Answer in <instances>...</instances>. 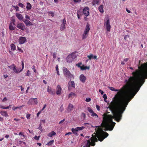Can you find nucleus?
<instances>
[{
	"instance_id": "nucleus-24",
	"label": "nucleus",
	"mask_w": 147,
	"mask_h": 147,
	"mask_svg": "<svg viewBox=\"0 0 147 147\" xmlns=\"http://www.w3.org/2000/svg\"><path fill=\"white\" fill-rule=\"evenodd\" d=\"M90 68L89 66H85L84 65H82L81 67V70H86L87 69H89Z\"/></svg>"
},
{
	"instance_id": "nucleus-34",
	"label": "nucleus",
	"mask_w": 147,
	"mask_h": 147,
	"mask_svg": "<svg viewBox=\"0 0 147 147\" xmlns=\"http://www.w3.org/2000/svg\"><path fill=\"white\" fill-rule=\"evenodd\" d=\"M88 111L91 114L94 112L91 108L89 107H88Z\"/></svg>"
},
{
	"instance_id": "nucleus-25",
	"label": "nucleus",
	"mask_w": 147,
	"mask_h": 147,
	"mask_svg": "<svg viewBox=\"0 0 147 147\" xmlns=\"http://www.w3.org/2000/svg\"><path fill=\"white\" fill-rule=\"evenodd\" d=\"M0 113L2 115L5 116V117L8 116V114L7 111H1Z\"/></svg>"
},
{
	"instance_id": "nucleus-51",
	"label": "nucleus",
	"mask_w": 147,
	"mask_h": 147,
	"mask_svg": "<svg viewBox=\"0 0 147 147\" xmlns=\"http://www.w3.org/2000/svg\"><path fill=\"white\" fill-rule=\"evenodd\" d=\"M53 136H54L56 135V133L54 131H52L51 132Z\"/></svg>"
},
{
	"instance_id": "nucleus-30",
	"label": "nucleus",
	"mask_w": 147,
	"mask_h": 147,
	"mask_svg": "<svg viewBox=\"0 0 147 147\" xmlns=\"http://www.w3.org/2000/svg\"><path fill=\"white\" fill-rule=\"evenodd\" d=\"M76 95L73 92H71L69 93V98H70L71 97H74Z\"/></svg>"
},
{
	"instance_id": "nucleus-48",
	"label": "nucleus",
	"mask_w": 147,
	"mask_h": 147,
	"mask_svg": "<svg viewBox=\"0 0 147 147\" xmlns=\"http://www.w3.org/2000/svg\"><path fill=\"white\" fill-rule=\"evenodd\" d=\"M103 97L104 98V99H107V97L106 94H105L103 95Z\"/></svg>"
},
{
	"instance_id": "nucleus-37",
	"label": "nucleus",
	"mask_w": 147,
	"mask_h": 147,
	"mask_svg": "<svg viewBox=\"0 0 147 147\" xmlns=\"http://www.w3.org/2000/svg\"><path fill=\"white\" fill-rule=\"evenodd\" d=\"M129 36L128 35H125L124 37V39L125 40L127 41V39L129 38Z\"/></svg>"
},
{
	"instance_id": "nucleus-61",
	"label": "nucleus",
	"mask_w": 147,
	"mask_h": 147,
	"mask_svg": "<svg viewBox=\"0 0 147 147\" xmlns=\"http://www.w3.org/2000/svg\"><path fill=\"white\" fill-rule=\"evenodd\" d=\"M32 69L34 70V71L36 73V70L35 69V67L34 66H33Z\"/></svg>"
},
{
	"instance_id": "nucleus-2",
	"label": "nucleus",
	"mask_w": 147,
	"mask_h": 147,
	"mask_svg": "<svg viewBox=\"0 0 147 147\" xmlns=\"http://www.w3.org/2000/svg\"><path fill=\"white\" fill-rule=\"evenodd\" d=\"M100 132L98 133L97 136L95 134H92V137L87 140L86 145L83 147H90V146H94L95 145V142H97L98 140L102 142L108 136V134L103 131L102 129H100Z\"/></svg>"
},
{
	"instance_id": "nucleus-57",
	"label": "nucleus",
	"mask_w": 147,
	"mask_h": 147,
	"mask_svg": "<svg viewBox=\"0 0 147 147\" xmlns=\"http://www.w3.org/2000/svg\"><path fill=\"white\" fill-rule=\"evenodd\" d=\"M18 109V107H13V108H12V110H13V111H15L16 110V109Z\"/></svg>"
},
{
	"instance_id": "nucleus-58",
	"label": "nucleus",
	"mask_w": 147,
	"mask_h": 147,
	"mask_svg": "<svg viewBox=\"0 0 147 147\" xmlns=\"http://www.w3.org/2000/svg\"><path fill=\"white\" fill-rule=\"evenodd\" d=\"M99 92H100L101 94L102 95L104 94V92L103 91L101 90L100 89L99 90Z\"/></svg>"
},
{
	"instance_id": "nucleus-27",
	"label": "nucleus",
	"mask_w": 147,
	"mask_h": 147,
	"mask_svg": "<svg viewBox=\"0 0 147 147\" xmlns=\"http://www.w3.org/2000/svg\"><path fill=\"white\" fill-rule=\"evenodd\" d=\"M11 50L13 51H14L16 50V47L15 45L13 44H11L10 45Z\"/></svg>"
},
{
	"instance_id": "nucleus-35",
	"label": "nucleus",
	"mask_w": 147,
	"mask_h": 147,
	"mask_svg": "<svg viewBox=\"0 0 147 147\" xmlns=\"http://www.w3.org/2000/svg\"><path fill=\"white\" fill-rule=\"evenodd\" d=\"M18 5L22 8H24L25 7L24 5L22 3H20L18 4Z\"/></svg>"
},
{
	"instance_id": "nucleus-18",
	"label": "nucleus",
	"mask_w": 147,
	"mask_h": 147,
	"mask_svg": "<svg viewBox=\"0 0 147 147\" xmlns=\"http://www.w3.org/2000/svg\"><path fill=\"white\" fill-rule=\"evenodd\" d=\"M87 57L90 60H91L92 59H97V56L96 55H94L92 54L88 55Z\"/></svg>"
},
{
	"instance_id": "nucleus-7",
	"label": "nucleus",
	"mask_w": 147,
	"mask_h": 147,
	"mask_svg": "<svg viewBox=\"0 0 147 147\" xmlns=\"http://www.w3.org/2000/svg\"><path fill=\"white\" fill-rule=\"evenodd\" d=\"M34 103L36 105L37 104L38 100L36 98H31L27 102V104L29 105H32L34 104Z\"/></svg>"
},
{
	"instance_id": "nucleus-64",
	"label": "nucleus",
	"mask_w": 147,
	"mask_h": 147,
	"mask_svg": "<svg viewBox=\"0 0 147 147\" xmlns=\"http://www.w3.org/2000/svg\"><path fill=\"white\" fill-rule=\"evenodd\" d=\"M126 10L129 13H131V11L130 10H129L127 8H126Z\"/></svg>"
},
{
	"instance_id": "nucleus-29",
	"label": "nucleus",
	"mask_w": 147,
	"mask_h": 147,
	"mask_svg": "<svg viewBox=\"0 0 147 147\" xmlns=\"http://www.w3.org/2000/svg\"><path fill=\"white\" fill-rule=\"evenodd\" d=\"M54 142V140H52L49 142H48V143L46 144V145H48L49 146H51L52 145Z\"/></svg>"
},
{
	"instance_id": "nucleus-54",
	"label": "nucleus",
	"mask_w": 147,
	"mask_h": 147,
	"mask_svg": "<svg viewBox=\"0 0 147 147\" xmlns=\"http://www.w3.org/2000/svg\"><path fill=\"white\" fill-rule=\"evenodd\" d=\"M48 136L50 137H51L53 136L52 135L51 133L50 132L48 134Z\"/></svg>"
},
{
	"instance_id": "nucleus-14",
	"label": "nucleus",
	"mask_w": 147,
	"mask_h": 147,
	"mask_svg": "<svg viewBox=\"0 0 147 147\" xmlns=\"http://www.w3.org/2000/svg\"><path fill=\"white\" fill-rule=\"evenodd\" d=\"M56 94L58 95H60L61 93V91L62 90L60 86L58 85L57 87Z\"/></svg>"
},
{
	"instance_id": "nucleus-15",
	"label": "nucleus",
	"mask_w": 147,
	"mask_h": 147,
	"mask_svg": "<svg viewBox=\"0 0 147 147\" xmlns=\"http://www.w3.org/2000/svg\"><path fill=\"white\" fill-rule=\"evenodd\" d=\"M16 17L19 19V20L21 21H22L23 20V18L22 16L20 13H16Z\"/></svg>"
},
{
	"instance_id": "nucleus-59",
	"label": "nucleus",
	"mask_w": 147,
	"mask_h": 147,
	"mask_svg": "<svg viewBox=\"0 0 147 147\" xmlns=\"http://www.w3.org/2000/svg\"><path fill=\"white\" fill-rule=\"evenodd\" d=\"M81 0H74V1L75 3H77L78 2H80L81 1Z\"/></svg>"
},
{
	"instance_id": "nucleus-47",
	"label": "nucleus",
	"mask_w": 147,
	"mask_h": 147,
	"mask_svg": "<svg viewBox=\"0 0 147 147\" xmlns=\"http://www.w3.org/2000/svg\"><path fill=\"white\" fill-rule=\"evenodd\" d=\"M96 109H97L99 111H100V107H99V106L97 105H96Z\"/></svg>"
},
{
	"instance_id": "nucleus-17",
	"label": "nucleus",
	"mask_w": 147,
	"mask_h": 147,
	"mask_svg": "<svg viewBox=\"0 0 147 147\" xmlns=\"http://www.w3.org/2000/svg\"><path fill=\"white\" fill-rule=\"evenodd\" d=\"M13 71L15 73L18 74L22 71V69H20V68L16 69L15 66V67L14 66V69H13Z\"/></svg>"
},
{
	"instance_id": "nucleus-41",
	"label": "nucleus",
	"mask_w": 147,
	"mask_h": 147,
	"mask_svg": "<svg viewBox=\"0 0 147 147\" xmlns=\"http://www.w3.org/2000/svg\"><path fill=\"white\" fill-rule=\"evenodd\" d=\"M48 13L49 14H51V16L52 17H53L54 16V14L53 11H49Z\"/></svg>"
},
{
	"instance_id": "nucleus-49",
	"label": "nucleus",
	"mask_w": 147,
	"mask_h": 147,
	"mask_svg": "<svg viewBox=\"0 0 147 147\" xmlns=\"http://www.w3.org/2000/svg\"><path fill=\"white\" fill-rule=\"evenodd\" d=\"M30 114H27L26 115V118L27 119H29L30 118Z\"/></svg>"
},
{
	"instance_id": "nucleus-56",
	"label": "nucleus",
	"mask_w": 147,
	"mask_h": 147,
	"mask_svg": "<svg viewBox=\"0 0 147 147\" xmlns=\"http://www.w3.org/2000/svg\"><path fill=\"white\" fill-rule=\"evenodd\" d=\"M41 111H40L38 112L37 113V117H38L39 115L40 114V113H41Z\"/></svg>"
},
{
	"instance_id": "nucleus-44",
	"label": "nucleus",
	"mask_w": 147,
	"mask_h": 147,
	"mask_svg": "<svg viewBox=\"0 0 147 147\" xmlns=\"http://www.w3.org/2000/svg\"><path fill=\"white\" fill-rule=\"evenodd\" d=\"M22 70H23L24 67V63L23 61H22Z\"/></svg>"
},
{
	"instance_id": "nucleus-26",
	"label": "nucleus",
	"mask_w": 147,
	"mask_h": 147,
	"mask_svg": "<svg viewBox=\"0 0 147 147\" xmlns=\"http://www.w3.org/2000/svg\"><path fill=\"white\" fill-rule=\"evenodd\" d=\"M32 8V5L31 4L28 2L27 3V6L26 7V8L28 10H30Z\"/></svg>"
},
{
	"instance_id": "nucleus-31",
	"label": "nucleus",
	"mask_w": 147,
	"mask_h": 147,
	"mask_svg": "<svg viewBox=\"0 0 147 147\" xmlns=\"http://www.w3.org/2000/svg\"><path fill=\"white\" fill-rule=\"evenodd\" d=\"M41 125H42L41 123V122H40V123L39 124V126L38 128V129H39L41 132H42L43 131V129H42V127L41 126Z\"/></svg>"
},
{
	"instance_id": "nucleus-16",
	"label": "nucleus",
	"mask_w": 147,
	"mask_h": 147,
	"mask_svg": "<svg viewBox=\"0 0 147 147\" xmlns=\"http://www.w3.org/2000/svg\"><path fill=\"white\" fill-rule=\"evenodd\" d=\"M66 60L67 61L68 63H70L72 62L73 60L72 58L71 55H69L66 58Z\"/></svg>"
},
{
	"instance_id": "nucleus-63",
	"label": "nucleus",
	"mask_w": 147,
	"mask_h": 147,
	"mask_svg": "<svg viewBox=\"0 0 147 147\" xmlns=\"http://www.w3.org/2000/svg\"><path fill=\"white\" fill-rule=\"evenodd\" d=\"M14 120L16 121H19L20 120V119H19L14 118Z\"/></svg>"
},
{
	"instance_id": "nucleus-60",
	"label": "nucleus",
	"mask_w": 147,
	"mask_h": 147,
	"mask_svg": "<svg viewBox=\"0 0 147 147\" xmlns=\"http://www.w3.org/2000/svg\"><path fill=\"white\" fill-rule=\"evenodd\" d=\"M25 18H26V19H28L29 20H30V17L28 16V15H26V16Z\"/></svg>"
},
{
	"instance_id": "nucleus-62",
	"label": "nucleus",
	"mask_w": 147,
	"mask_h": 147,
	"mask_svg": "<svg viewBox=\"0 0 147 147\" xmlns=\"http://www.w3.org/2000/svg\"><path fill=\"white\" fill-rule=\"evenodd\" d=\"M53 58H56V54H55V53H53Z\"/></svg>"
},
{
	"instance_id": "nucleus-12",
	"label": "nucleus",
	"mask_w": 147,
	"mask_h": 147,
	"mask_svg": "<svg viewBox=\"0 0 147 147\" xmlns=\"http://www.w3.org/2000/svg\"><path fill=\"white\" fill-rule=\"evenodd\" d=\"M26 39L25 37L21 36L19 38V41L20 44H23L25 43Z\"/></svg>"
},
{
	"instance_id": "nucleus-40",
	"label": "nucleus",
	"mask_w": 147,
	"mask_h": 147,
	"mask_svg": "<svg viewBox=\"0 0 147 147\" xmlns=\"http://www.w3.org/2000/svg\"><path fill=\"white\" fill-rule=\"evenodd\" d=\"M40 138V136H35L34 137V138L36 140H38Z\"/></svg>"
},
{
	"instance_id": "nucleus-20",
	"label": "nucleus",
	"mask_w": 147,
	"mask_h": 147,
	"mask_svg": "<svg viewBox=\"0 0 147 147\" xmlns=\"http://www.w3.org/2000/svg\"><path fill=\"white\" fill-rule=\"evenodd\" d=\"M100 0H93L92 2V4L93 5H95L96 4L98 5H99L100 2Z\"/></svg>"
},
{
	"instance_id": "nucleus-23",
	"label": "nucleus",
	"mask_w": 147,
	"mask_h": 147,
	"mask_svg": "<svg viewBox=\"0 0 147 147\" xmlns=\"http://www.w3.org/2000/svg\"><path fill=\"white\" fill-rule=\"evenodd\" d=\"M47 92L51 94H53V91L52 90L51 87L49 86H48L47 88Z\"/></svg>"
},
{
	"instance_id": "nucleus-52",
	"label": "nucleus",
	"mask_w": 147,
	"mask_h": 147,
	"mask_svg": "<svg viewBox=\"0 0 147 147\" xmlns=\"http://www.w3.org/2000/svg\"><path fill=\"white\" fill-rule=\"evenodd\" d=\"M66 20L65 18H64L63 20V24H64V25H65V24H66Z\"/></svg>"
},
{
	"instance_id": "nucleus-13",
	"label": "nucleus",
	"mask_w": 147,
	"mask_h": 147,
	"mask_svg": "<svg viewBox=\"0 0 147 147\" xmlns=\"http://www.w3.org/2000/svg\"><path fill=\"white\" fill-rule=\"evenodd\" d=\"M86 77L84 76V75L82 74L80 76V80L82 83H84L86 80Z\"/></svg>"
},
{
	"instance_id": "nucleus-22",
	"label": "nucleus",
	"mask_w": 147,
	"mask_h": 147,
	"mask_svg": "<svg viewBox=\"0 0 147 147\" xmlns=\"http://www.w3.org/2000/svg\"><path fill=\"white\" fill-rule=\"evenodd\" d=\"M15 27L13 26L12 23L11 22L9 25V29L10 30H13L15 29Z\"/></svg>"
},
{
	"instance_id": "nucleus-39",
	"label": "nucleus",
	"mask_w": 147,
	"mask_h": 147,
	"mask_svg": "<svg viewBox=\"0 0 147 147\" xmlns=\"http://www.w3.org/2000/svg\"><path fill=\"white\" fill-rule=\"evenodd\" d=\"M91 115L92 116H96L97 117H98L96 113H94V112L92 113Z\"/></svg>"
},
{
	"instance_id": "nucleus-43",
	"label": "nucleus",
	"mask_w": 147,
	"mask_h": 147,
	"mask_svg": "<svg viewBox=\"0 0 147 147\" xmlns=\"http://www.w3.org/2000/svg\"><path fill=\"white\" fill-rule=\"evenodd\" d=\"M85 100L86 102H88L90 101L91 99L90 98H86Z\"/></svg>"
},
{
	"instance_id": "nucleus-9",
	"label": "nucleus",
	"mask_w": 147,
	"mask_h": 147,
	"mask_svg": "<svg viewBox=\"0 0 147 147\" xmlns=\"http://www.w3.org/2000/svg\"><path fill=\"white\" fill-rule=\"evenodd\" d=\"M67 87L69 90H70L72 88H75V84L74 81L70 80L67 84Z\"/></svg>"
},
{
	"instance_id": "nucleus-42",
	"label": "nucleus",
	"mask_w": 147,
	"mask_h": 147,
	"mask_svg": "<svg viewBox=\"0 0 147 147\" xmlns=\"http://www.w3.org/2000/svg\"><path fill=\"white\" fill-rule=\"evenodd\" d=\"M15 19H12L11 22L13 24V25H15Z\"/></svg>"
},
{
	"instance_id": "nucleus-32",
	"label": "nucleus",
	"mask_w": 147,
	"mask_h": 147,
	"mask_svg": "<svg viewBox=\"0 0 147 147\" xmlns=\"http://www.w3.org/2000/svg\"><path fill=\"white\" fill-rule=\"evenodd\" d=\"M15 65L13 64L10 66H8V67L10 69H12L13 70L14 69V66L15 67Z\"/></svg>"
},
{
	"instance_id": "nucleus-21",
	"label": "nucleus",
	"mask_w": 147,
	"mask_h": 147,
	"mask_svg": "<svg viewBox=\"0 0 147 147\" xmlns=\"http://www.w3.org/2000/svg\"><path fill=\"white\" fill-rule=\"evenodd\" d=\"M99 11L101 13H103L104 12L103 6L102 5H100L98 8Z\"/></svg>"
},
{
	"instance_id": "nucleus-5",
	"label": "nucleus",
	"mask_w": 147,
	"mask_h": 147,
	"mask_svg": "<svg viewBox=\"0 0 147 147\" xmlns=\"http://www.w3.org/2000/svg\"><path fill=\"white\" fill-rule=\"evenodd\" d=\"M90 25L88 23L86 24L84 33L82 36V39H85L87 37L90 30Z\"/></svg>"
},
{
	"instance_id": "nucleus-11",
	"label": "nucleus",
	"mask_w": 147,
	"mask_h": 147,
	"mask_svg": "<svg viewBox=\"0 0 147 147\" xmlns=\"http://www.w3.org/2000/svg\"><path fill=\"white\" fill-rule=\"evenodd\" d=\"M23 22L27 26H29L33 25L32 24L29 20H28L27 19H24Z\"/></svg>"
},
{
	"instance_id": "nucleus-10",
	"label": "nucleus",
	"mask_w": 147,
	"mask_h": 147,
	"mask_svg": "<svg viewBox=\"0 0 147 147\" xmlns=\"http://www.w3.org/2000/svg\"><path fill=\"white\" fill-rule=\"evenodd\" d=\"M17 27L18 28L22 30H24L25 29V26L24 24L22 23H18L17 25Z\"/></svg>"
},
{
	"instance_id": "nucleus-38",
	"label": "nucleus",
	"mask_w": 147,
	"mask_h": 147,
	"mask_svg": "<svg viewBox=\"0 0 147 147\" xmlns=\"http://www.w3.org/2000/svg\"><path fill=\"white\" fill-rule=\"evenodd\" d=\"M59 110V111L61 112L63 110V107L62 105H61Z\"/></svg>"
},
{
	"instance_id": "nucleus-55",
	"label": "nucleus",
	"mask_w": 147,
	"mask_h": 147,
	"mask_svg": "<svg viewBox=\"0 0 147 147\" xmlns=\"http://www.w3.org/2000/svg\"><path fill=\"white\" fill-rule=\"evenodd\" d=\"M46 106H47L46 104H45L43 107V108H42V109L41 111H43V110H44V109L46 108Z\"/></svg>"
},
{
	"instance_id": "nucleus-19",
	"label": "nucleus",
	"mask_w": 147,
	"mask_h": 147,
	"mask_svg": "<svg viewBox=\"0 0 147 147\" xmlns=\"http://www.w3.org/2000/svg\"><path fill=\"white\" fill-rule=\"evenodd\" d=\"M74 108V106L71 104H69L67 110L68 111L70 112Z\"/></svg>"
},
{
	"instance_id": "nucleus-4",
	"label": "nucleus",
	"mask_w": 147,
	"mask_h": 147,
	"mask_svg": "<svg viewBox=\"0 0 147 147\" xmlns=\"http://www.w3.org/2000/svg\"><path fill=\"white\" fill-rule=\"evenodd\" d=\"M63 74L67 78L70 79V80L72 78H74L73 75L71 74L70 72L66 68H64L63 70Z\"/></svg>"
},
{
	"instance_id": "nucleus-36",
	"label": "nucleus",
	"mask_w": 147,
	"mask_h": 147,
	"mask_svg": "<svg viewBox=\"0 0 147 147\" xmlns=\"http://www.w3.org/2000/svg\"><path fill=\"white\" fill-rule=\"evenodd\" d=\"M12 7H14L15 9L16 10V11H19V7L18 6L16 5V6H12Z\"/></svg>"
},
{
	"instance_id": "nucleus-53",
	"label": "nucleus",
	"mask_w": 147,
	"mask_h": 147,
	"mask_svg": "<svg viewBox=\"0 0 147 147\" xmlns=\"http://www.w3.org/2000/svg\"><path fill=\"white\" fill-rule=\"evenodd\" d=\"M65 121V119H64L63 120L60 121L59 122V124H60L64 122Z\"/></svg>"
},
{
	"instance_id": "nucleus-33",
	"label": "nucleus",
	"mask_w": 147,
	"mask_h": 147,
	"mask_svg": "<svg viewBox=\"0 0 147 147\" xmlns=\"http://www.w3.org/2000/svg\"><path fill=\"white\" fill-rule=\"evenodd\" d=\"M69 55H71V57L73 59V60H74V59H75L77 57L76 55L73 53H72L71 54H70Z\"/></svg>"
},
{
	"instance_id": "nucleus-45",
	"label": "nucleus",
	"mask_w": 147,
	"mask_h": 147,
	"mask_svg": "<svg viewBox=\"0 0 147 147\" xmlns=\"http://www.w3.org/2000/svg\"><path fill=\"white\" fill-rule=\"evenodd\" d=\"M18 50L19 51L21 52L22 53L23 52V50L18 47Z\"/></svg>"
},
{
	"instance_id": "nucleus-50",
	"label": "nucleus",
	"mask_w": 147,
	"mask_h": 147,
	"mask_svg": "<svg viewBox=\"0 0 147 147\" xmlns=\"http://www.w3.org/2000/svg\"><path fill=\"white\" fill-rule=\"evenodd\" d=\"M30 74V71L29 70H28L27 71V72L26 75V76H29V75Z\"/></svg>"
},
{
	"instance_id": "nucleus-3",
	"label": "nucleus",
	"mask_w": 147,
	"mask_h": 147,
	"mask_svg": "<svg viewBox=\"0 0 147 147\" xmlns=\"http://www.w3.org/2000/svg\"><path fill=\"white\" fill-rule=\"evenodd\" d=\"M104 25L106 27L107 30L109 32L110 31L111 26L110 24V20L108 16H106L105 18Z\"/></svg>"
},
{
	"instance_id": "nucleus-8",
	"label": "nucleus",
	"mask_w": 147,
	"mask_h": 147,
	"mask_svg": "<svg viewBox=\"0 0 147 147\" xmlns=\"http://www.w3.org/2000/svg\"><path fill=\"white\" fill-rule=\"evenodd\" d=\"M90 9L88 7H86L84 8L83 10V13L86 16H87L89 15V11Z\"/></svg>"
},
{
	"instance_id": "nucleus-46",
	"label": "nucleus",
	"mask_w": 147,
	"mask_h": 147,
	"mask_svg": "<svg viewBox=\"0 0 147 147\" xmlns=\"http://www.w3.org/2000/svg\"><path fill=\"white\" fill-rule=\"evenodd\" d=\"M82 64V63H78V64H76V65L78 66V67H80L81 68V67L82 66H81V65Z\"/></svg>"
},
{
	"instance_id": "nucleus-6",
	"label": "nucleus",
	"mask_w": 147,
	"mask_h": 147,
	"mask_svg": "<svg viewBox=\"0 0 147 147\" xmlns=\"http://www.w3.org/2000/svg\"><path fill=\"white\" fill-rule=\"evenodd\" d=\"M84 128V126L77 127L75 128H72L71 130L74 134L76 136H78V134L77 133V132H78V131H80L83 129Z\"/></svg>"
},
{
	"instance_id": "nucleus-1",
	"label": "nucleus",
	"mask_w": 147,
	"mask_h": 147,
	"mask_svg": "<svg viewBox=\"0 0 147 147\" xmlns=\"http://www.w3.org/2000/svg\"><path fill=\"white\" fill-rule=\"evenodd\" d=\"M138 68L139 69H137L132 73V76L128 80H125L126 85L119 90L112 87H108L111 90L118 92L108 107L113 115H107L106 113L102 115L101 125L104 128V130L113 129L116 124L113 121L114 119L118 122L121 120L122 114L129 102L138 92L145 82V79L147 78V63L142 64Z\"/></svg>"
},
{
	"instance_id": "nucleus-28",
	"label": "nucleus",
	"mask_w": 147,
	"mask_h": 147,
	"mask_svg": "<svg viewBox=\"0 0 147 147\" xmlns=\"http://www.w3.org/2000/svg\"><path fill=\"white\" fill-rule=\"evenodd\" d=\"M65 28V25L64 24H61L60 26V30L61 31L63 30Z\"/></svg>"
}]
</instances>
